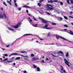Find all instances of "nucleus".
<instances>
[{
  "label": "nucleus",
  "mask_w": 73,
  "mask_h": 73,
  "mask_svg": "<svg viewBox=\"0 0 73 73\" xmlns=\"http://www.w3.org/2000/svg\"><path fill=\"white\" fill-rule=\"evenodd\" d=\"M45 7H46L47 10L48 11H51V10H53L54 8L53 7V6L51 5L47 4L46 5H45Z\"/></svg>",
  "instance_id": "1"
},
{
  "label": "nucleus",
  "mask_w": 73,
  "mask_h": 73,
  "mask_svg": "<svg viewBox=\"0 0 73 73\" xmlns=\"http://www.w3.org/2000/svg\"><path fill=\"white\" fill-rule=\"evenodd\" d=\"M61 66V68L60 69V72L61 73H66V71H65V70H64V67H63L62 66Z\"/></svg>",
  "instance_id": "2"
},
{
  "label": "nucleus",
  "mask_w": 73,
  "mask_h": 73,
  "mask_svg": "<svg viewBox=\"0 0 73 73\" xmlns=\"http://www.w3.org/2000/svg\"><path fill=\"white\" fill-rule=\"evenodd\" d=\"M56 38L57 39H59V38H61L63 40H65V41H66V40H66V38H65L61 36H60L57 35L56 36Z\"/></svg>",
  "instance_id": "3"
},
{
  "label": "nucleus",
  "mask_w": 73,
  "mask_h": 73,
  "mask_svg": "<svg viewBox=\"0 0 73 73\" xmlns=\"http://www.w3.org/2000/svg\"><path fill=\"white\" fill-rule=\"evenodd\" d=\"M57 1H58V0H51L50 1H48V3H51V4H52L53 3H57Z\"/></svg>",
  "instance_id": "4"
},
{
  "label": "nucleus",
  "mask_w": 73,
  "mask_h": 73,
  "mask_svg": "<svg viewBox=\"0 0 73 73\" xmlns=\"http://www.w3.org/2000/svg\"><path fill=\"white\" fill-rule=\"evenodd\" d=\"M4 17L5 19H7V16L5 14H3L2 15H0V18H2Z\"/></svg>",
  "instance_id": "5"
},
{
  "label": "nucleus",
  "mask_w": 73,
  "mask_h": 73,
  "mask_svg": "<svg viewBox=\"0 0 73 73\" xmlns=\"http://www.w3.org/2000/svg\"><path fill=\"white\" fill-rule=\"evenodd\" d=\"M64 60L65 61L64 62V63H65V64H66V65H67V66H68L69 67L70 66L69 64V62H68V60L66 59H64Z\"/></svg>",
  "instance_id": "6"
},
{
  "label": "nucleus",
  "mask_w": 73,
  "mask_h": 73,
  "mask_svg": "<svg viewBox=\"0 0 73 73\" xmlns=\"http://www.w3.org/2000/svg\"><path fill=\"white\" fill-rule=\"evenodd\" d=\"M20 25V23H18L17 25H12L11 26V27H12V28H19V26H18V25Z\"/></svg>",
  "instance_id": "7"
},
{
  "label": "nucleus",
  "mask_w": 73,
  "mask_h": 73,
  "mask_svg": "<svg viewBox=\"0 0 73 73\" xmlns=\"http://www.w3.org/2000/svg\"><path fill=\"white\" fill-rule=\"evenodd\" d=\"M42 23H43V24H48V21L44 19H43L42 21Z\"/></svg>",
  "instance_id": "8"
},
{
  "label": "nucleus",
  "mask_w": 73,
  "mask_h": 73,
  "mask_svg": "<svg viewBox=\"0 0 73 73\" xmlns=\"http://www.w3.org/2000/svg\"><path fill=\"white\" fill-rule=\"evenodd\" d=\"M66 32H67V33H69V34H70V35H73V31H70V30L67 31Z\"/></svg>",
  "instance_id": "9"
},
{
  "label": "nucleus",
  "mask_w": 73,
  "mask_h": 73,
  "mask_svg": "<svg viewBox=\"0 0 73 73\" xmlns=\"http://www.w3.org/2000/svg\"><path fill=\"white\" fill-rule=\"evenodd\" d=\"M13 55H19L17 53H14L11 54V56H13Z\"/></svg>",
  "instance_id": "10"
},
{
  "label": "nucleus",
  "mask_w": 73,
  "mask_h": 73,
  "mask_svg": "<svg viewBox=\"0 0 73 73\" xmlns=\"http://www.w3.org/2000/svg\"><path fill=\"white\" fill-rule=\"evenodd\" d=\"M8 29L10 31H14V29H12L9 27H8Z\"/></svg>",
  "instance_id": "11"
},
{
  "label": "nucleus",
  "mask_w": 73,
  "mask_h": 73,
  "mask_svg": "<svg viewBox=\"0 0 73 73\" xmlns=\"http://www.w3.org/2000/svg\"><path fill=\"white\" fill-rule=\"evenodd\" d=\"M33 60V61H35V60H38V58H36V57H34L32 58Z\"/></svg>",
  "instance_id": "12"
},
{
  "label": "nucleus",
  "mask_w": 73,
  "mask_h": 73,
  "mask_svg": "<svg viewBox=\"0 0 73 73\" xmlns=\"http://www.w3.org/2000/svg\"><path fill=\"white\" fill-rule=\"evenodd\" d=\"M48 24H46L43 27L44 28V29H46V28H48Z\"/></svg>",
  "instance_id": "13"
},
{
  "label": "nucleus",
  "mask_w": 73,
  "mask_h": 73,
  "mask_svg": "<svg viewBox=\"0 0 73 73\" xmlns=\"http://www.w3.org/2000/svg\"><path fill=\"white\" fill-rule=\"evenodd\" d=\"M36 69L37 72H40V68H39L38 67H37Z\"/></svg>",
  "instance_id": "14"
},
{
  "label": "nucleus",
  "mask_w": 73,
  "mask_h": 73,
  "mask_svg": "<svg viewBox=\"0 0 73 73\" xmlns=\"http://www.w3.org/2000/svg\"><path fill=\"white\" fill-rule=\"evenodd\" d=\"M7 3H8V4H9V5H12V4H11V2L8 1H7Z\"/></svg>",
  "instance_id": "15"
},
{
  "label": "nucleus",
  "mask_w": 73,
  "mask_h": 73,
  "mask_svg": "<svg viewBox=\"0 0 73 73\" xmlns=\"http://www.w3.org/2000/svg\"><path fill=\"white\" fill-rule=\"evenodd\" d=\"M51 55L53 57H58V56H55L53 54H51Z\"/></svg>",
  "instance_id": "16"
},
{
  "label": "nucleus",
  "mask_w": 73,
  "mask_h": 73,
  "mask_svg": "<svg viewBox=\"0 0 73 73\" xmlns=\"http://www.w3.org/2000/svg\"><path fill=\"white\" fill-rule=\"evenodd\" d=\"M23 8H30V7L29 6L27 5L24 6H23Z\"/></svg>",
  "instance_id": "17"
},
{
  "label": "nucleus",
  "mask_w": 73,
  "mask_h": 73,
  "mask_svg": "<svg viewBox=\"0 0 73 73\" xmlns=\"http://www.w3.org/2000/svg\"><path fill=\"white\" fill-rule=\"evenodd\" d=\"M58 54H59V53H61V54H63V52L61 51H58Z\"/></svg>",
  "instance_id": "18"
},
{
  "label": "nucleus",
  "mask_w": 73,
  "mask_h": 73,
  "mask_svg": "<svg viewBox=\"0 0 73 73\" xmlns=\"http://www.w3.org/2000/svg\"><path fill=\"white\" fill-rule=\"evenodd\" d=\"M20 57H17L15 58L16 60H20Z\"/></svg>",
  "instance_id": "19"
},
{
  "label": "nucleus",
  "mask_w": 73,
  "mask_h": 73,
  "mask_svg": "<svg viewBox=\"0 0 73 73\" xmlns=\"http://www.w3.org/2000/svg\"><path fill=\"white\" fill-rule=\"evenodd\" d=\"M32 35V34H26L24 35L23 36H27L28 35Z\"/></svg>",
  "instance_id": "20"
},
{
  "label": "nucleus",
  "mask_w": 73,
  "mask_h": 73,
  "mask_svg": "<svg viewBox=\"0 0 73 73\" xmlns=\"http://www.w3.org/2000/svg\"><path fill=\"white\" fill-rule=\"evenodd\" d=\"M70 1V3L72 4H73V0H69Z\"/></svg>",
  "instance_id": "21"
},
{
  "label": "nucleus",
  "mask_w": 73,
  "mask_h": 73,
  "mask_svg": "<svg viewBox=\"0 0 73 73\" xmlns=\"http://www.w3.org/2000/svg\"><path fill=\"white\" fill-rule=\"evenodd\" d=\"M33 19L34 20H35V21H38V20H37L36 19H35V17L34 16H33Z\"/></svg>",
  "instance_id": "22"
},
{
  "label": "nucleus",
  "mask_w": 73,
  "mask_h": 73,
  "mask_svg": "<svg viewBox=\"0 0 73 73\" xmlns=\"http://www.w3.org/2000/svg\"><path fill=\"white\" fill-rule=\"evenodd\" d=\"M38 6H39V7H41V4H40V3H39L38 4Z\"/></svg>",
  "instance_id": "23"
},
{
  "label": "nucleus",
  "mask_w": 73,
  "mask_h": 73,
  "mask_svg": "<svg viewBox=\"0 0 73 73\" xmlns=\"http://www.w3.org/2000/svg\"><path fill=\"white\" fill-rule=\"evenodd\" d=\"M64 19H66V20H68V17H66L65 16H64Z\"/></svg>",
  "instance_id": "24"
},
{
  "label": "nucleus",
  "mask_w": 73,
  "mask_h": 73,
  "mask_svg": "<svg viewBox=\"0 0 73 73\" xmlns=\"http://www.w3.org/2000/svg\"><path fill=\"white\" fill-rule=\"evenodd\" d=\"M69 56V53L68 52H67L66 55V57H68Z\"/></svg>",
  "instance_id": "25"
},
{
  "label": "nucleus",
  "mask_w": 73,
  "mask_h": 73,
  "mask_svg": "<svg viewBox=\"0 0 73 73\" xmlns=\"http://www.w3.org/2000/svg\"><path fill=\"white\" fill-rule=\"evenodd\" d=\"M51 24L52 25H56V23H51Z\"/></svg>",
  "instance_id": "26"
},
{
  "label": "nucleus",
  "mask_w": 73,
  "mask_h": 73,
  "mask_svg": "<svg viewBox=\"0 0 73 73\" xmlns=\"http://www.w3.org/2000/svg\"><path fill=\"white\" fill-rule=\"evenodd\" d=\"M64 27H66V28L68 27V26L67 25H64Z\"/></svg>",
  "instance_id": "27"
},
{
  "label": "nucleus",
  "mask_w": 73,
  "mask_h": 73,
  "mask_svg": "<svg viewBox=\"0 0 73 73\" xmlns=\"http://www.w3.org/2000/svg\"><path fill=\"white\" fill-rule=\"evenodd\" d=\"M66 1L67 2V3H68V4H70V2H69V1L68 0H67Z\"/></svg>",
  "instance_id": "28"
},
{
  "label": "nucleus",
  "mask_w": 73,
  "mask_h": 73,
  "mask_svg": "<svg viewBox=\"0 0 73 73\" xmlns=\"http://www.w3.org/2000/svg\"><path fill=\"white\" fill-rule=\"evenodd\" d=\"M21 57H27V56H24V55H21Z\"/></svg>",
  "instance_id": "29"
},
{
  "label": "nucleus",
  "mask_w": 73,
  "mask_h": 73,
  "mask_svg": "<svg viewBox=\"0 0 73 73\" xmlns=\"http://www.w3.org/2000/svg\"><path fill=\"white\" fill-rule=\"evenodd\" d=\"M8 60V58H6L4 60H3V61H7Z\"/></svg>",
  "instance_id": "30"
},
{
  "label": "nucleus",
  "mask_w": 73,
  "mask_h": 73,
  "mask_svg": "<svg viewBox=\"0 0 73 73\" xmlns=\"http://www.w3.org/2000/svg\"><path fill=\"white\" fill-rule=\"evenodd\" d=\"M46 29H52V27H49L48 28H46Z\"/></svg>",
  "instance_id": "31"
},
{
  "label": "nucleus",
  "mask_w": 73,
  "mask_h": 73,
  "mask_svg": "<svg viewBox=\"0 0 73 73\" xmlns=\"http://www.w3.org/2000/svg\"><path fill=\"white\" fill-rule=\"evenodd\" d=\"M21 53H26V51H21Z\"/></svg>",
  "instance_id": "32"
},
{
  "label": "nucleus",
  "mask_w": 73,
  "mask_h": 73,
  "mask_svg": "<svg viewBox=\"0 0 73 73\" xmlns=\"http://www.w3.org/2000/svg\"><path fill=\"white\" fill-rule=\"evenodd\" d=\"M14 58H15V57H13L12 58H11V60H12L11 61H13V60H14Z\"/></svg>",
  "instance_id": "33"
},
{
  "label": "nucleus",
  "mask_w": 73,
  "mask_h": 73,
  "mask_svg": "<svg viewBox=\"0 0 73 73\" xmlns=\"http://www.w3.org/2000/svg\"><path fill=\"white\" fill-rule=\"evenodd\" d=\"M60 4H61V5H63V3L62 2H60Z\"/></svg>",
  "instance_id": "34"
},
{
  "label": "nucleus",
  "mask_w": 73,
  "mask_h": 73,
  "mask_svg": "<svg viewBox=\"0 0 73 73\" xmlns=\"http://www.w3.org/2000/svg\"><path fill=\"white\" fill-rule=\"evenodd\" d=\"M35 25H35H33V26L34 27H37L36 26H37V25H37V24H36V25Z\"/></svg>",
  "instance_id": "35"
},
{
  "label": "nucleus",
  "mask_w": 73,
  "mask_h": 73,
  "mask_svg": "<svg viewBox=\"0 0 73 73\" xmlns=\"http://www.w3.org/2000/svg\"><path fill=\"white\" fill-rule=\"evenodd\" d=\"M15 5L16 7H17V3H15Z\"/></svg>",
  "instance_id": "36"
},
{
  "label": "nucleus",
  "mask_w": 73,
  "mask_h": 73,
  "mask_svg": "<svg viewBox=\"0 0 73 73\" xmlns=\"http://www.w3.org/2000/svg\"><path fill=\"white\" fill-rule=\"evenodd\" d=\"M33 66L34 67V68H37V66H35V65H33Z\"/></svg>",
  "instance_id": "37"
},
{
  "label": "nucleus",
  "mask_w": 73,
  "mask_h": 73,
  "mask_svg": "<svg viewBox=\"0 0 73 73\" xmlns=\"http://www.w3.org/2000/svg\"><path fill=\"white\" fill-rule=\"evenodd\" d=\"M59 19L60 20V21H62V19H62V18L61 17H60Z\"/></svg>",
  "instance_id": "38"
},
{
  "label": "nucleus",
  "mask_w": 73,
  "mask_h": 73,
  "mask_svg": "<svg viewBox=\"0 0 73 73\" xmlns=\"http://www.w3.org/2000/svg\"><path fill=\"white\" fill-rule=\"evenodd\" d=\"M42 1H44V0H40L39 1V2L40 3H41Z\"/></svg>",
  "instance_id": "39"
},
{
  "label": "nucleus",
  "mask_w": 73,
  "mask_h": 73,
  "mask_svg": "<svg viewBox=\"0 0 73 73\" xmlns=\"http://www.w3.org/2000/svg\"><path fill=\"white\" fill-rule=\"evenodd\" d=\"M4 56H5L6 57H7L8 56V54H5Z\"/></svg>",
  "instance_id": "40"
},
{
  "label": "nucleus",
  "mask_w": 73,
  "mask_h": 73,
  "mask_svg": "<svg viewBox=\"0 0 73 73\" xmlns=\"http://www.w3.org/2000/svg\"><path fill=\"white\" fill-rule=\"evenodd\" d=\"M46 13L49 15H50V14L48 12H46Z\"/></svg>",
  "instance_id": "41"
},
{
  "label": "nucleus",
  "mask_w": 73,
  "mask_h": 73,
  "mask_svg": "<svg viewBox=\"0 0 73 73\" xmlns=\"http://www.w3.org/2000/svg\"><path fill=\"white\" fill-rule=\"evenodd\" d=\"M3 4L5 5V6H7V5L6 4H5V2H3Z\"/></svg>",
  "instance_id": "42"
},
{
  "label": "nucleus",
  "mask_w": 73,
  "mask_h": 73,
  "mask_svg": "<svg viewBox=\"0 0 73 73\" xmlns=\"http://www.w3.org/2000/svg\"><path fill=\"white\" fill-rule=\"evenodd\" d=\"M34 56V55L33 54H31V57H33V56Z\"/></svg>",
  "instance_id": "43"
},
{
  "label": "nucleus",
  "mask_w": 73,
  "mask_h": 73,
  "mask_svg": "<svg viewBox=\"0 0 73 73\" xmlns=\"http://www.w3.org/2000/svg\"><path fill=\"white\" fill-rule=\"evenodd\" d=\"M9 45H7L6 46V47H8L10 46Z\"/></svg>",
  "instance_id": "44"
},
{
  "label": "nucleus",
  "mask_w": 73,
  "mask_h": 73,
  "mask_svg": "<svg viewBox=\"0 0 73 73\" xmlns=\"http://www.w3.org/2000/svg\"><path fill=\"white\" fill-rule=\"evenodd\" d=\"M39 19H40V20H42H42L44 19H42V18H39Z\"/></svg>",
  "instance_id": "45"
},
{
  "label": "nucleus",
  "mask_w": 73,
  "mask_h": 73,
  "mask_svg": "<svg viewBox=\"0 0 73 73\" xmlns=\"http://www.w3.org/2000/svg\"><path fill=\"white\" fill-rule=\"evenodd\" d=\"M50 36V33H49L47 35V36Z\"/></svg>",
  "instance_id": "46"
},
{
  "label": "nucleus",
  "mask_w": 73,
  "mask_h": 73,
  "mask_svg": "<svg viewBox=\"0 0 73 73\" xmlns=\"http://www.w3.org/2000/svg\"><path fill=\"white\" fill-rule=\"evenodd\" d=\"M72 14H73V12L72 11L70 12V15H72Z\"/></svg>",
  "instance_id": "47"
},
{
  "label": "nucleus",
  "mask_w": 73,
  "mask_h": 73,
  "mask_svg": "<svg viewBox=\"0 0 73 73\" xmlns=\"http://www.w3.org/2000/svg\"><path fill=\"white\" fill-rule=\"evenodd\" d=\"M46 61H48L49 60V59L47 58H46Z\"/></svg>",
  "instance_id": "48"
},
{
  "label": "nucleus",
  "mask_w": 73,
  "mask_h": 73,
  "mask_svg": "<svg viewBox=\"0 0 73 73\" xmlns=\"http://www.w3.org/2000/svg\"><path fill=\"white\" fill-rule=\"evenodd\" d=\"M69 17H70V18H72V19H73V17L72 16H70Z\"/></svg>",
  "instance_id": "49"
},
{
  "label": "nucleus",
  "mask_w": 73,
  "mask_h": 73,
  "mask_svg": "<svg viewBox=\"0 0 73 73\" xmlns=\"http://www.w3.org/2000/svg\"><path fill=\"white\" fill-rule=\"evenodd\" d=\"M18 9L19 10V11H21V8H19Z\"/></svg>",
  "instance_id": "50"
},
{
  "label": "nucleus",
  "mask_w": 73,
  "mask_h": 73,
  "mask_svg": "<svg viewBox=\"0 0 73 73\" xmlns=\"http://www.w3.org/2000/svg\"><path fill=\"white\" fill-rule=\"evenodd\" d=\"M12 60L11 61H8V60H7V62H12Z\"/></svg>",
  "instance_id": "51"
},
{
  "label": "nucleus",
  "mask_w": 73,
  "mask_h": 73,
  "mask_svg": "<svg viewBox=\"0 0 73 73\" xmlns=\"http://www.w3.org/2000/svg\"><path fill=\"white\" fill-rule=\"evenodd\" d=\"M24 73H27V71L26 70H25L24 71Z\"/></svg>",
  "instance_id": "52"
},
{
  "label": "nucleus",
  "mask_w": 73,
  "mask_h": 73,
  "mask_svg": "<svg viewBox=\"0 0 73 73\" xmlns=\"http://www.w3.org/2000/svg\"><path fill=\"white\" fill-rule=\"evenodd\" d=\"M15 3H16V0H14V1Z\"/></svg>",
  "instance_id": "53"
},
{
  "label": "nucleus",
  "mask_w": 73,
  "mask_h": 73,
  "mask_svg": "<svg viewBox=\"0 0 73 73\" xmlns=\"http://www.w3.org/2000/svg\"><path fill=\"white\" fill-rule=\"evenodd\" d=\"M26 12H27V13H28V12H29V11H28V10H26Z\"/></svg>",
  "instance_id": "54"
},
{
  "label": "nucleus",
  "mask_w": 73,
  "mask_h": 73,
  "mask_svg": "<svg viewBox=\"0 0 73 73\" xmlns=\"http://www.w3.org/2000/svg\"><path fill=\"white\" fill-rule=\"evenodd\" d=\"M42 63H44V61L43 60H42Z\"/></svg>",
  "instance_id": "55"
},
{
  "label": "nucleus",
  "mask_w": 73,
  "mask_h": 73,
  "mask_svg": "<svg viewBox=\"0 0 73 73\" xmlns=\"http://www.w3.org/2000/svg\"><path fill=\"white\" fill-rule=\"evenodd\" d=\"M39 39L40 40H42V39L41 38H40Z\"/></svg>",
  "instance_id": "56"
},
{
  "label": "nucleus",
  "mask_w": 73,
  "mask_h": 73,
  "mask_svg": "<svg viewBox=\"0 0 73 73\" xmlns=\"http://www.w3.org/2000/svg\"><path fill=\"white\" fill-rule=\"evenodd\" d=\"M28 15H29V16H31V17H32V16L31 15H30V14H28Z\"/></svg>",
  "instance_id": "57"
},
{
  "label": "nucleus",
  "mask_w": 73,
  "mask_h": 73,
  "mask_svg": "<svg viewBox=\"0 0 73 73\" xmlns=\"http://www.w3.org/2000/svg\"><path fill=\"white\" fill-rule=\"evenodd\" d=\"M1 9L2 10V11H3V8H1Z\"/></svg>",
  "instance_id": "58"
},
{
  "label": "nucleus",
  "mask_w": 73,
  "mask_h": 73,
  "mask_svg": "<svg viewBox=\"0 0 73 73\" xmlns=\"http://www.w3.org/2000/svg\"><path fill=\"white\" fill-rule=\"evenodd\" d=\"M13 65H16V63H13Z\"/></svg>",
  "instance_id": "59"
},
{
  "label": "nucleus",
  "mask_w": 73,
  "mask_h": 73,
  "mask_svg": "<svg viewBox=\"0 0 73 73\" xmlns=\"http://www.w3.org/2000/svg\"><path fill=\"white\" fill-rule=\"evenodd\" d=\"M30 21L31 22H32V19H30Z\"/></svg>",
  "instance_id": "60"
},
{
  "label": "nucleus",
  "mask_w": 73,
  "mask_h": 73,
  "mask_svg": "<svg viewBox=\"0 0 73 73\" xmlns=\"http://www.w3.org/2000/svg\"><path fill=\"white\" fill-rule=\"evenodd\" d=\"M67 30H67V29H64V31H67Z\"/></svg>",
  "instance_id": "61"
},
{
  "label": "nucleus",
  "mask_w": 73,
  "mask_h": 73,
  "mask_svg": "<svg viewBox=\"0 0 73 73\" xmlns=\"http://www.w3.org/2000/svg\"><path fill=\"white\" fill-rule=\"evenodd\" d=\"M0 60H3V59H2V58H0Z\"/></svg>",
  "instance_id": "62"
},
{
  "label": "nucleus",
  "mask_w": 73,
  "mask_h": 73,
  "mask_svg": "<svg viewBox=\"0 0 73 73\" xmlns=\"http://www.w3.org/2000/svg\"><path fill=\"white\" fill-rule=\"evenodd\" d=\"M42 58H44V56H42Z\"/></svg>",
  "instance_id": "63"
},
{
  "label": "nucleus",
  "mask_w": 73,
  "mask_h": 73,
  "mask_svg": "<svg viewBox=\"0 0 73 73\" xmlns=\"http://www.w3.org/2000/svg\"><path fill=\"white\" fill-rule=\"evenodd\" d=\"M28 19H29L30 20H31V18H30V17H29L28 18Z\"/></svg>",
  "instance_id": "64"
}]
</instances>
